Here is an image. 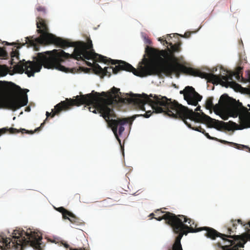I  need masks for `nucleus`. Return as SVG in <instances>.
<instances>
[{
	"mask_svg": "<svg viewBox=\"0 0 250 250\" xmlns=\"http://www.w3.org/2000/svg\"><path fill=\"white\" fill-rule=\"evenodd\" d=\"M187 69V68H186ZM195 77H199L201 78H205L209 82L213 84H220L223 86L227 88L230 87L233 88L235 90H239L242 88V87L233 81V77H235L236 79L240 82L245 83L246 81L242 76V68L238 67L235 72L230 71H226L224 70L223 75H216L212 73H207L202 72L201 70H194L192 69H188Z\"/></svg>",
	"mask_w": 250,
	"mask_h": 250,
	"instance_id": "1a4fd4ad",
	"label": "nucleus"
},
{
	"mask_svg": "<svg viewBox=\"0 0 250 250\" xmlns=\"http://www.w3.org/2000/svg\"><path fill=\"white\" fill-rule=\"evenodd\" d=\"M30 110V107H26V109H25V111H29Z\"/></svg>",
	"mask_w": 250,
	"mask_h": 250,
	"instance_id": "f704fd0d",
	"label": "nucleus"
},
{
	"mask_svg": "<svg viewBox=\"0 0 250 250\" xmlns=\"http://www.w3.org/2000/svg\"><path fill=\"white\" fill-rule=\"evenodd\" d=\"M11 238H7L0 235V249L7 250H23L26 246H29L40 250L41 241L42 237L40 233L32 231L30 229L25 231L22 229H16L10 235Z\"/></svg>",
	"mask_w": 250,
	"mask_h": 250,
	"instance_id": "423d86ee",
	"label": "nucleus"
},
{
	"mask_svg": "<svg viewBox=\"0 0 250 250\" xmlns=\"http://www.w3.org/2000/svg\"><path fill=\"white\" fill-rule=\"evenodd\" d=\"M36 25L38 29L37 32L40 34V36L35 39L33 37H27L25 38V43L28 46L33 47L35 51L39 50L40 45H46L50 44H54L62 48H65L70 46H76L77 42H74L68 40H64L59 37H57L53 34L49 32V28L46 21L40 17H38L36 20Z\"/></svg>",
	"mask_w": 250,
	"mask_h": 250,
	"instance_id": "0eeeda50",
	"label": "nucleus"
},
{
	"mask_svg": "<svg viewBox=\"0 0 250 250\" xmlns=\"http://www.w3.org/2000/svg\"><path fill=\"white\" fill-rule=\"evenodd\" d=\"M220 142L224 144L229 145L233 147L236 148L238 149H242L243 147H245V145H240L233 142H229L225 140H222Z\"/></svg>",
	"mask_w": 250,
	"mask_h": 250,
	"instance_id": "a211bd4d",
	"label": "nucleus"
},
{
	"mask_svg": "<svg viewBox=\"0 0 250 250\" xmlns=\"http://www.w3.org/2000/svg\"><path fill=\"white\" fill-rule=\"evenodd\" d=\"M8 57V53L4 48L0 47V57L6 59ZM8 72V68L5 64H0V77L6 76Z\"/></svg>",
	"mask_w": 250,
	"mask_h": 250,
	"instance_id": "f8f14e48",
	"label": "nucleus"
},
{
	"mask_svg": "<svg viewBox=\"0 0 250 250\" xmlns=\"http://www.w3.org/2000/svg\"><path fill=\"white\" fill-rule=\"evenodd\" d=\"M86 64L88 66H90V67H92L93 68V66H94L95 64H93L92 63H91L90 62H86Z\"/></svg>",
	"mask_w": 250,
	"mask_h": 250,
	"instance_id": "c85d7f7f",
	"label": "nucleus"
},
{
	"mask_svg": "<svg viewBox=\"0 0 250 250\" xmlns=\"http://www.w3.org/2000/svg\"><path fill=\"white\" fill-rule=\"evenodd\" d=\"M119 91V89L113 87L110 91L106 92L99 93L92 90L90 93L78 95L75 97V99L66 98L65 101H61L57 104L55 106L54 109H52L51 113L47 111L46 112V118L41 124V126L35 129L34 131L22 129V132L24 131L27 133L33 134L35 132L39 131L43 126L45 121L47 120V118L49 116L53 118L56 115L60 114L62 111L70 109L72 106L75 105L79 106L82 104H85V106H88L87 108L89 111L94 113H97V112L100 113V116H102L108 123L116 139L121 144V140L117 134L118 128L119 127V134L121 135L125 130L124 125L128 123L131 124L135 117L110 120V118L112 117L114 114L113 105L114 103H117V99L119 98V94H121Z\"/></svg>",
	"mask_w": 250,
	"mask_h": 250,
	"instance_id": "7ed1b4c3",
	"label": "nucleus"
},
{
	"mask_svg": "<svg viewBox=\"0 0 250 250\" xmlns=\"http://www.w3.org/2000/svg\"><path fill=\"white\" fill-rule=\"evenodd\" d=\"M17 48L18 49L20 48H21V46H17Z\"/></svg>",
	"mask_w": 250,
	"mask_h": 250,
	"instance_id": "e433bc0d",
	"label": "nucleus"
},
{
	"mask_svg": "<svg viewBox=\"0 0 250 250\" xmlns=\"http://www.w3.org/2000/svg\"><path fill=\"white\" fill-rule=\"evenodd\" d=\"M11 59L10 61V64L11 65H13L14 63H15V62L14 61V58H16L17 60L19 59V51L17 49L13 50L11 53Z\"/></svg>",
	"mask_w": 250,
	"mask_h": 250,
	"instance_id": "aec40b11",
	"label": "nucleus"
},
{
	"mask_svg": "<svg viewBox=\"0 0 250 250\" xmlns=\"http://www.w3.org/2000/svg\"><path fill=\"white\" fill-rule=\"evenodd\" d=\"M66 219L69 220V221L76 226H80L83 224V222L82 220L79 218L76 217L73 213L70 212V214L68 216V218Z\"/></svg>",
	"mask_w": 250,
	"mask_h": 250,
	"instance_id": "ddd939ff",
	"label": "nucleus"
},
{
	"mask_svg": "<svg viewBox=\"0 0 250 250\" xmlns=\"http://www.w3.org/2000/svg\"><path fill=\"white\" fill-rule=\"evenodd\" d=\"M64 247L65 248H69V245L67 244H64Z\"/></svg>",
	"mask_w": 250,
	"mask_h": 250,
	"instance_id": "72a5a7b5",
	"label": "nucleus"
},
{
	"mask_svg": "<svg viewBox=\"0 0 250 250\" xmlns=\"http://www.w3.org/2000/svg\"><path fill=\"white\" fill-rule=\"evenodd\" d=\"M0 42H2L3 44H4V45H13L14 44H15V43L13 42V43H9L7 42H6V41H4V42H2L1 41V40L0 39Z\"/></svg>",
	"mask_w": 250,
	"mask_h": 250,
	"instance_id": "bb28decb",
	"label": "nucleus"
},
{
	"mask_svg": "<svg viewBox=\"0 0 250 250\" xmlns=\"http://www.w3.org/2000/svg\"><path fill=\"white\" fill-rule=\"evenodd\" d=\"M164 213H166V212L163 211H162V210H161L160 209H156L155 211V215L156 216H161V215H162Z\"/></svg>",
	"mask_w": 250,
	"mask_h": 250,
	"instance_id": "4be33fe9",
	"label": "nucleus"
},
{
	"mask_svg": "<svg viewBox=\"0 0 250 250\" xmlns=\"http://www.w3.org/2000/svg\"><path fill=\"white\" fill-rule=\"evenodd\" d=\"M70 58H74L77 60H90L94 58L97 61L105 63L117 64L115 67L110 66L102 68L98 63H95L93 66V71L95 73L103 76L109 77L111 72L116 74L120 70L131 72L137 76H147L144 75V73L142 72L141 66L138 70L125 61L107 59L106 57L95 53L93 49V44L90 39H88L87 42H77V46L71 54L61 49H54L50 51L39 53L37 57L34 58L35 61L27 62H25L24 60L20 61L14 66V69L18 73L22 74L25 72L29 77L34 76L36 72H40L42 66L47 69L55 68L63 72H68L69 69L62 65L61 63L64 62L65 60Z\"/></svg>",
	"mask_w": 250,
	"mask_h": 250,
	"instance_id": "f257e3e1",
	"label": "nucleus"
},
{
	"mask_svg": "<svg viewBox=\"0 0 250 250\" xmlns=\"http://www.w3.org/2000/svg\"><path fill=\"white\" fill-rule=\"evenodd\" d=\"M155 214L154 213H151V214H150L149 215V216L151 217V219L152 218H154V216H155Z\"/></svg>",
	"mask_w": 250,
	"mask_h": 250,
	"instance_id": "473e14b6",
	"label": "nucleus"
},
{
	"mask_svg": "<svg viewBox=\"0 0 250 250\" xmlns=\"http://www.w3.org/2000/svg\"><path fill=\"white\" fill-rule=\"evenodd\" d=\"M192 33V32H189V31H188V32H185V33L184 34V35H180V36L181 37L185 38H189L191 34Z\"/></svg>",
	"mask_w": 250,
	"mask_h": 250,
	"instance_id": "b1692460",
	"label": "nucleus"
},
{
	"mask_svg": "<svg viewBox=\"0 0 250 250\" xmlns=\"http://www.w3.org/2000/svg\"><path fill=\"white\" fill-rule=\"evenodd\" d=\"M181 42L174 44L169 42L168 44L170 46V48L167 47V49L160 51L147 46L146 48L145 52L148 56L151 59H158L164 63L156 64L148 62L145 66H141L142 72L144 73V75H157L160 77L163 74L166 76H170L173 73L179 74L180 72H183L195 76L186 68L192 69L194 70H198V69L188 67L179 63L177 61V59L174 56L175 53L181 51Z\"/></svg>",
	"mask_w": 250,
	"mask_h": 250,
	"instance_id": "20e7f679",
	"label": "nucleus"
},
{
	"mask_svg": "<svg viewBox=\"0 0 250 250\" xmlns=\"http://www.w3.org/2000/svg\"><path fill=\"white\" fill-rule=\"evenodd\" d=\"M246 225H249L250 228V221ZM245 229H247V232L241 235H238L236 237L241 238L242 240L244 241V242H246L247 240L250 241V229L248 228V227H246Z\"/></svg>",
	"mask_w": 250,
	"mask_h": 250,
	"instance_id": "2eb2a0df",
	"label": "nucleus"
},
{
	"mask_svg": "<svg viewBox=\"0 0 250 250\" xmlns=\"http://www.w3.org/2000/svg\"><path fill=\"white\" fill-rule=\"evenodd\" d=\"M25 91L26 92H28V91H29V90H28V89H25Z\"/></svg>",
	"mask_w": 250,
	"mask_h": 250,
	"instance_id": "c9c22d12",
	"label": "nucleus"
},
{
	"mask_svg": "<svg viewBox=\"0 0 250 250\" xmlns=\"http://www.w3.org/2000/svg\"><path fill=\"white\" fill-rule=\"evenodd\" d=\"M120 100L124 103L133 105L136 109L146 112L140 116L149 118L153 112L163 113L169 117L182 120L188 127L203 134L205 133V130L201 126H192L191 122L205 123L209 127H214L219 130L222 129L231 130L237 125L236 123L231 121L225 123L212 119L203 112L200 114L193 112V110L177 101H172L171 99L160 95L153 96L152 94L149 96L146 94H133L130 97L120 98Z\"/></svg>",
	"mask_w": 250,
	"mask_h": 250,
	"instance_id": "f03ea898",
	"label": "nucleus"
},
{
	"mask_svg": "<svg viewBox=\"0 0 250 250\" xmlns=\"http://www.w3.org/2000/svg\"><path fill=\"white\" fill-rule=\"evenodd\" d=\"M203 134L207 137V138H208L210 140H217V139L216 138L211 137L208 134V133H207L206 131H205V133H203Z\"/></svg>",
	"mask_w": 250,
	"mask_h": 250,
	"instance_id": "393cba45",
	"label": "nucleus"
},
{
	"mask_svg": "<svg viewBox=\"0 0 250 250\" xmlns=\"http://www.w3.org/2000/svg\"><path fill=\"white\" fill-rule=\"evenodd\" d=\"M37 10L39 12H42L43 13H45V9L44 7L39 6L37 8Z\"/></svg>",
	"mask_w": 250,
	"mask_h": 250,
	"instance_id": "a878e982",
	"label": "nucleus"
},
{
	"mask_svg": "<svg viewBox=\"0 0 250 250\" xmlns=\"http://www.w3.org/2000/svg\"><path fill=\"white\" fill-rule=\"evenodd\" d=\"M69 250H86L84 248H80L79 249H73L72 248H69Z\"/></svg>",
	"mask_w": 250,
	"mask_h": 250,
	"instance_id": "cd10ccee",
	"label": "nucleus"
},
{
	"mask_svg": "<svg viewBox=\"0 0 250 250\" xmlns=\"http://www.w3.org/2000/svg\"><path fill=\"white\" fill-rule=\"evenodd\" d=\"M236 222L238 224H241V225H243L242 221L240 219H238L237 220H231V224L232 226V228L230 227H229L228 228V232L229 233L231 234V232H234V230L236 229V226H237Z\"/></svg>",
	"mask_w": 250,
	"mask_h": 250,
	"instance_id": "dca6fc26",
	"label": "nucleus"
},
{
	"mask_svg": "<svg viewBox=\"0 0 250 250\" xmlns=\"http://www.w3.org/2000/svg\"><path fill=\"white\" fill-rule=\"evenodd\" d=\"M200 108H201L200 106L198 105V106L196 107V108L195 109V111H194V112H196L195 111H201Z\"/></svg>",
	"mask_w": 250,
	"mask_h": 250,
	"instance_id": "7c9ffc66",
	"label": "nucleus"
},
{
	"mask_svg": "<svg viewBox=\"0 0 250 250\" xmlns=\"http://www.w3.org/2000/svg\"><path fill=\"white\" fill-rule=\"evenodd\" d=\"M9 132L10 134H15L19 133L20 131L16 128L11 127L8 128L7 127H4L0 129V136L7 132Z\"/></svg>",
	"mask_w": 250,
	"mask_h": 250,
	"instance_id": "f3484780",
	"label": "nucleus"
},
{
	"mask_svg": "<svg viewBox=\"0 0 250 250\" xmlns=\"http://www.w3.org/2000/svg\"><path fill=\"white\" fill-rule=\"evenodd\" d=\"M57 210L60 212L62 213V217L64 219H66L68 218V216L70 214V211L64 208L63 207H61L58 208Z\"/></svg>",
	"mask_w": 250,
	"mask_h": 250,
	"instance_id": "6ab92c4d",
	"label": "nucleus"
},
{
	"mask_svg": "<svg viewBox=\"0 0 250 250\" xmlns=\"http://www.w3.org/2000/svg\"><path fill=\"white\" fill-rule=\"evenodd\" d=\"M108 207H109V205H108L107 201H106L105 200L101 202V203L100 204V207H101V208H107Z\"/></svg>",
	"mask_w": 250,
	"mask_h": 250,
	"instance_id": "5701e85b",
	"label": "nucleus"
},
{
	"mask_svg": "<svg viewBox=\"0 0 250 250\" xmlns=\"http://www.w3.org/2000/svg\"><path fill=\"white\" fill-rule=\"evenodd\" d=\"M180 94H183L184 99L188 104L196 106L198 102L202 99V96L199 94L192 86H186L183 90L180 91Z\"/></svg>",
	"mask_w": 250,
	"mask_h": 250,
	"instance_id": "9b49d317",
	"label": "nucleus"
},
{
	"mask_svg": "<svg viewBox=\"0 0 250 250\" xmlns=\"http://www.w3.org/2000/svg\"><path fill=\"white\" fill-rule=\"evenodd\" d=\"M222 118L224 120H226L228 119V117L227 115H225V116H223L222 117Z\"/></svg>",
	"mask_w": 250,
	"mask_h": 250,
	"instance_id": "2f4dec72",
	"label": "nucleus"
},
{
	"mask_svg": "<svg viewBox=\"0 0 250 250\" xmlns=\"http://www.w3.org/2000/svg\"><path fill=\"white\" fill-rule=\"evenodd\" d=\"M182 238V234L179 235V236H177L172 247L168 249V250H183L182 245L181 244V240Z\"/></svg>",
	"mask_w": 250,
	"mask_h": 250,
	"instance_id": "4468645a",
	"label": "nucleus"
},
{
	"mask_svg": "<svg viewBox=\"0 0 250 250\" xmlns=\"http://www.w3.org/2000/svg\"><path fill=\"white\" fill-rule=\"evenodd\" d=\"M246 146V147H243L242 149H247V151H249L250 152V147H249V146Z\"/></svg>",
	"mask_w": 250,
	"mask_h": 250,
	"instance_id": "c756f323",
	"label": "nucleus"
},
{
	"mask_svg": "<svg viewBox=\"0 0 250 250\" xmlns=\"http://www.w3.org/2000/svg\"><path fill=\"white\" fill-rule=\"evenodd\" d=\"M21 90L18 85L11 82L0 81V108L15 111L28 103L27 94L13 95Z\"/></svg>",
	"mask_w": 250,
	"mask_h": 250,
	"instance_id": "6e6552de",
	"label": "nucleus"
},
{
	"mask_svg": "<svg viewBox=\"0 0 250 250\" xmlns=\"http://www.w3.org/2000/svg\"><path fill=\"white\" fill-rule=\"evenodd\" d=\"M172 38L171 36V34L167 35V38H165L164 39H162L161 38H159L158 41H160L164 45L168 44L169 43V41Z\"/></svg>",
	"mask_w": 250,
	"mask_h": 250,
	"instance_id": "412c9836",
	"label": "nucleus"
},
{
	"mask_svg": "<svg viewBox=\"0 0 250 250\" xmlns=\"http://www.w3.org/2000/svg\"><path fill=\"white\" fill-rule=\"evenodd\" d=\"M154 218L159 221L164 219L166 223L171 227L173 231L178 234L177 236L181 234H182V236L184 234H186L187 232H185V229H188L189 232H192L191 231L192 227H193L194 230L200 228H196L197 225L195 224L193 220L183 215L176 216L170 212H166V213L162 216H157Z\"/></svg>",
	"mask_w": 250,
	"mask_h": 250,
	"instance_id": "9d476101",
	"label": "nucleus"
},
{
	"mask_svg": "<svg viewBox=\"0 0 250 250\" xmlns=\"http://www.w3.org/2000/svg\"><path fill=\"white\" fill-rule=\"evenodd\" d=\"M213 97H209L206 102V108L209 110L213 109L219 112H227L230 116L236 117L239 116L241 125L242 128L250 127V105L248 109L244 106L241 103L237 102L228 96L222 95L220 98L219 103L215 105L213 104Z\"/></svg>",
	"mask_w": 250,
	"mask_h": 250,
	"instance_id": "39448f33",
	"label": "nucleus"
}]
</instances>
